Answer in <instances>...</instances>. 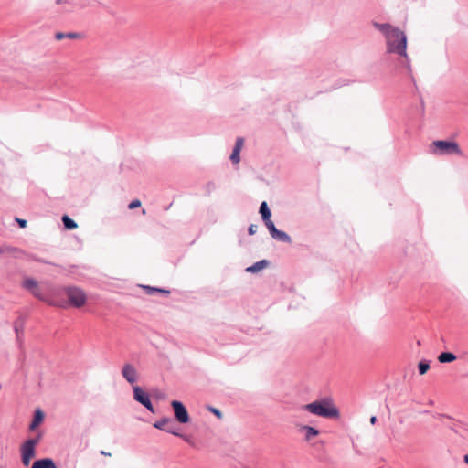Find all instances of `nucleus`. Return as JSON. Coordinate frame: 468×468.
<instances>
[{"mask_svg":"<svg viewBox=\"0 0 468 468\" xmlns=\"http://www.w3.org/2000/svg\"><path fill=\"white\" fill-rule=\"evenodd\" d=\"M165 431L168 432V433H171L175 436H177L179 435L180 432H178L175 428L173 427H167V429H165Z\"/></svg>","mask_w":468,"mask_h":468,"instance_id":"cd10ccee","label":"nucleus"},{"mask_svg":"<svg viewBox=\"0 0 468 468\" xmlns=\"http://www.w3.org/2000/svg\"><path fill=\"white\" fill-rule=\"evenodd\" d=\"M171 422V419L167 418V417H165V418H162L161 420L155 421L154 423V427L155 429H158V430H162V431H165V429H167V424Z\"/></svg>","mask_w":468,"mask_h":468,"instance_id":"a211bd4d","label":"nucleus"},{"mask_svg":"<svg viewBox=\"0 0 468 468\" xmlns=\"http://www.w3.org/2000/svg\"><path fill=\"white\" fill-rule=\"evenodd\" d=\"M24 325H25V321H24V319L22 317L17 318L14 322V330H15L16 335V340L19 343H21V341H22Z\"/></svg>","mask_w":468,"mask_h":468,"instance_id":"ddd939ff","label":"nucleus"},{"mask_svg":"<svg viewBox=\"0 0 468 468\" xmlns=\"http://www.w3.org/2000/svg\"><path fill=\"white\" fill-rule=\"evenodd\" d=\"M5 251H7V250H4V249H1V248H0V254L4 253V252H5Z\"/></svg>","mask_w":468,"mask_h":468,"instance_id":"4c0bfd02","label":"nucleus"},{"mask_svg":"<svg viewBox=\"0 0 468 468\" xmlns=\"http://www.w3.org/2000/svg\"><path fill=\"white\" fill-rule=\"evenodd\" d=\"M440 417H441V418H447V419H450V417H449V416L444 415V414H441V415H440Z\"/></svg>","mask_w":468,"mask_h":468,"instance_id":"e433bc0d","label":"nucleus"},{"mask_svg":"<svg viewBox=\"0 0 468 468\" xmlns=\"http://www.w3.org/2000/svg\"><path fill=\"white\" fill-rule=\"evenodd\" d=\"M431 151L435 155L456 154L463 155L460 145L453 141L437 140L431 143Z\"/></svg>","mask_w":468,"mask_h":468,"instance_id":"20e7f679","label":"nucleus"},{"mask_svg":"<svg viewBox=\"0 0 468 468\" xmlns=\"http://www.w3.org/2000/svg\"><path fill=\"white\" fill-rule=\"evenodd\" d=\"M171 406L174 410L175 418L179 423L186 424L189 422V414L187 412L186 408L182 402L178 400H173L171 402Z\"/></svg>","mask_w":468,"mask_h":468,"instance_id":"423d86ee","label":"nucleus"},{"mask_svg":"<svg viewBox=\"0 0 468 468\" xmlns=\"http://www.w3.org/2000/svg\"><path fill=\"white\" fill-rule=\"evenodd\" d=\"M268 230L270 231L271 236L280 241H289L290 237L283 231L278 230L274 225V223L270 219L269 221L264 222Z\"/></svg>","mask_w":468,"mask_h":468,"instance_id":"1a4fd4ad","label":"nucleus"},{"mask_svg":"<svg viewBox=\"0 0 468 468\" xmlns=\"http://www.w3.org/2000/svg\"><path fill=\"white\" fill-rule=\"evenodd\" d=\"M45 415L40 409H37L34 412V418L29 425L30 431H35L38 425L44 420Z\"/></svg>","mask_w":468,"mask_h":468,"instance_id":"f8f14e48","label":"nucleus"},{"mask_svg":"<svg viewBox=\"0 0 468 468\" xmlns=\"http://www.w3.org/2000/svg\"><path fill=\"white\" fill-rule=\"evenodd\" d=\"M122 375L125 378V380L130 384H134L138 378L137 370L133 365L129 363L123 365L122 369Z\"/></svg>","mask_w":468,"mask_h":468,"instance_id":"6e6552de","label":"nucleus"},{"mask_svg":"<svg viewBox=\"0 0 468 468\" xmlns=\"http://www.w3.org/2000/svg\"><path fill=\"white\" fill-rule=\"evenodd\" d=\"M22 457V463L25 466H28L29 465V463H30V460L32 459L31 457L29 456H26V455H21Z\"/></svg>","mask_w":468,"mask_h":468,"instance_id":"c85d7f7f","label":"nucleus"},{"mask_svg":"<svg viewBox=\"0 0 468 468\" xmlns=\"http://www.w3.org/2000/svg\"><path fill=\"white\" fill-rule=\"evenodd\" d=\"M100 453H101V455H104V456H111V453H110V452H105V451H103V450H102V451H101V452H100Z\"/></svg>","mask_w":468,"mask_h":468,"instance_id":"f704fd0d","label":"nucleus"},{"mask_svg":"<svg viewBox=\"0 0 468 468\" xmlns=\"http://www.w3.org/2000/svg\"><path fill=\"white\" fill-rule=\"evenodd\" d=\"M16 222L18 223V225L21 227V228H26L27 227V220L26 219H22V218H16Z\"/></svg>","mask_w":468,"mask_h":468,"instance_id":"7c9ffc66","label":"nucleus"},{"mask_svg":"<svg viewBox=\"0 0 468 468\" xmlns=\"http://www.w3.org/2000/svg\"><path fill=\"white\" fill-rule=\"evenodd\" d=\"M208 410L214 414L216 415L218 419H221L222 418V413L221 411L218 410V409H216V408H213V407H209Z\"/></svg>","mask_w":468,"mask_h":468,"instance_id":"bb28decb","label":"nucleus"},{"mask_svg":"<svg viewBox=\"0 0 468 468\" xmlns=\"http://www.w3.org/2000/svg\"><path fill=\"white\" fill-rule=\"evenodd\" d=\"M139 207H141V201L139 199L133 200L128 206L129 209H134Z\"/></svg>","mask_w":468,"mask_h":468,"instance_id":"a878e982","label":"nucleus"},{"mask_svg":"<svg viewBox=\"0 0 468 468\" xmlns=\"http://www.w3.org/2000/svg\"><path fill=\"white\" fill-rule=\"evenodd\" d=\"M376 421H377V417H376V416H372V417L370 418V423H371V424H375V423H376Z\"/></svg>","mask_w":468,"mask_h":468,"instance_id":"72a5a7b5","label":"nucleus"},{"mask_svg":"<svg viewBox=\"0 0 468 468\" xmlns=\"http://www.w3.org/2000/svg\"><path fill=\"white\" fill-rule=\"evenodd\" d=\"M463 461L465 463L468 464V454H465L464 457H463Z\"/></svg>","mask_w":468,"mask_h":468,"instance_id":"c9c22d12","label":"nucleus"},{"mask_svg":"<svg viewBox=\"0 0 468 468\" xmlns=\"http://www.w3.org/2000/svg\"><path fill=\"white\" fill-rule=\"evenodd\" d=\"M62 291L66 293L71 306L80 308L86 303L87 295L80 287L66 286L62 288Z\"/></svg>","mask_w":468,"mask_h":468,"instance_id":"39448f33","label":"nucleus"},{"mask_svg":"<svg viewBox=\"0 0 468 468\" xmlns=\"http://www.w3.org/2000/svg\"><path fill=\"white\" fill-rule=\"evenodd\" d=\"M142 288L145 291V292L149 295L153 294L154 292H161L168 295L170 293V291L165 289H161L157 287H152L148 285H143Z\"/></svg>","mask_w":468,"mask_h":468,"instance_id":"f3484780","label":"nucleus"},{"mask_svg":"<svg viewBox=\"0 0 468 468\" xmlns=\"http://www.w3.org/2000/svg\"><path fill=\"white\" fill-rule=\"evenodd\" d=\"M23 287L29 292L40 301H43L49 305L58 306L61 308H66L68 303L64 300H57L55 297H50L44 294L41 289L38 287L37 282L32 278H27L23 282Z\"/></svg>","mask_w":468,"mask_h":468,"instance_id":"7ed1b4c3","label":"nucleus"},{"mask_svg":"<svg viewBox=\"0 0 468 468\" xmlns=\"http://www.w3.org/2000/svg\"><path fill=\"white\" fill-rule=\"evenodd\" d=\"M133 399L144 406L151 412H154L149 395L145 393L140 387L133 386Z\"/></svg>","mask_w":468,"mask_h":468,"instance_id":"0eeeda50","label":"nucleus"},{"mask_svg":"<svg viewBox=\"0 0 468 468\" xmlns=\"http://www.w3.org/2000/svg\"><path fill=\"white\" fill-rule=\"evenodd\" d=\"M257 229H258L257 225H250V228H249V234L250 235L255 234L256 231H257Z\"/></svg>","mask_w":468,"mask_h":468,"instance_id":"c756f323","label":"nucleus"},{"mask_svg":"<svg viewBox=\"0 0 468 468\" xmlns=\"http://www.w3.org/2000/svg\"><path fill=\"white\" fill-rule=\"evenodd\" d=\"M430 368V364L427 361H420L418 365V369L420 375H424Z\"/></svg>","mask_w":468,"mask_h":468,"instance_id":"4be33fe9","label":"nucleus"},{"mask_svg":"<svg viewBox=\"0 0 468 468\" xmlns=\"http://www.w3.org/2000/svg\"><path fill=\"white\" fill-rule=\"evenodd\" d=\"M374 26L385 35L388 52L407 58V37L403 31L389 24L375 23Z\"/></svg>","mask_w":468,"mask_h":468,"instance_id":"f257e3e1","label":"nucleus"},{"mask_svg":"<svg viewBox=\"0 0 468 468\" xmlns=\"http://www.w3.org/2000/svg\"><path fill=\"white\" fill-rule=\"evenodd\" d=\"M450 429H451L452 431H453L454 432H456V433H460V431H459V429H458V425H457L456 423H454V424H452V426H450Z\"/></svg>","mask_w":468,"mask_h":468,"instance_id":"473e14b6","label":"nucleus"},{"mask_svg":"<svg viewBox=\"0 0 468 468\" xmlns=\"http://www.w3.org/2000/svg\"><path fill=\"white\" fill-rule=\"evenodd\" d=\"M239 153L240 151H238V149H233L232 154L230 155V160L234 164H238L240 161Z\"/></svg>","mask_w":468,"mask_h":468,"instance_id":"5701e85b","label":"nucleus"},{"mask_svg":"<svg viewBox=\"0 0 468 468\" xmlns=\"http://www.w3.org/2000/svg\"><path fill=\"white\" fill-rule=\"evenodd\" d=\"M267 265H250L246 268L247 272L257 273L263 270Z\"/></svg>","mask_w":468,"mask_h":468,"instance_id":"412c9836","label":"nucleus"},{"mask_svg":"<svg viewBox=\"0 0 468 468\" xmlns=\"http://www.w3.org/2000/svg\"><path fill=\"white\" fill-rule=\"evenodd\" d=\"M438 360L440 363H451L456 360V356L451 352H442L439 355Z\"/></svg>","mask_w":468,"mask_h":468,"instance_id":"2eb2a0df","label":"nucleus"},{"mask_svg":"<svg viewBox=\"0 0 468 468\" xmlns=\"http://www.w3.org/2000/svg\"><path fill=\"white\" fill-rule=\"evenodd\" d=\"M258 263L263 264V263H267V262L265 260H262V261H259Z\"/></svg>","mask_w":468,"mask_h":468,"instance_id":"58836bf2","label":"nucleus"},{"mask_svg":"<svg viewBox=\"0 0 468 468\" xmlns=\"http://www.w3.org/2000/svg\"><path fill=\"white\" fill-rule=\"evenodd\" d=\"M303 410L323 418L333 419L339 417L338 409L327 399L305 404L303 406Z\"/></svg>","mask_w":468,"mask_h":468,"instance_id":"f03ea898","label":"nucleus"},{"mask_svg":"<svg viewBox=\"0 0 468 468\" xmlns=\"http://www.w3.org/2000/svg\"><path fill=\"white\" fill-rule=\"evenodd\" d=\"M300 431L304 432V440L306 441H310L311 440H313L314 437H316L320 433V431L317 429H315L314 427H312V426H308V425L301 426Z\"/></svg>","mask_w":468,"mask_h":468,"instance_id":"9d476101","label":"nucleus"},{"mask_svg":"<svg viewBox=\"0 0 468 468\" xmlns=\"http://www.w3.org/2000/svg\"><path fill=\"white\" fill-rule=\"evenodd\" d=\"M31 468H58L55 462L50 458H43L33 463Z\"/></svg>","mask_w":468,"mask_h":468,"instance_id":"9b49d317","label":"nucleus"},{"mask_svg":"<svg viewBox=\"0 0 468 468\" xmlns=\"http://www.w3.org/2000/svg\"><path fill=\"white\" fill-rule=\"evenodd\" d=\"M178 437L182 438L186 442H190V438L187 435H185L183 433H179Z\"/></svg>","mask_w":468,"mask_h":468,"instance_id":"2f4dec72","label":"nucleus"},{"mask_svg":"<svg viewBox=\"0 0 468 468\" xmlns=\"http://www.w3.org/2000/svg\"><path fill=\"white\" fill-rule=\"evenodd\" d=\"M35 448L36 446L33 445V441H26L21 445V455H26L33 458L35 456Z\"/></svg>","mask_w":468,"mask_h":468,"instance_id":"4468645a","label":"nucleus"},{"mask_svg":"<svg viewBox=\"0 0 468 468\" xmlns=\"http://www.w3.org/2000/svg\"><path fill=\"white\" fill-rule=\"evenodd\" d=\"M42 433L38 432L34 438L27 440V441H33V445L37 446L42 439Z\"/></svg>","mask_w":468,"mask_h":468,"instance_id":"b1692460","label":"nucleus"},{"mask_svg":"<svg viewBox=\"0 0 468 468\" xmlns=\"http://www.w3.org/2000/svg\"><path fill=\"white\" fill-rule=\"evenodd\" d=\"M244 144V140L241 137L237 138L234 149H238V151H241Z\"/></svg>","mask_w":468,"mask_h":468,"instance_id":"393cba45","label":"nucleus"},{"mask_svg":"<svg viewBox=\"0 0 468 468\" xmlns=\"http://www.w3.org/2000/svg\"><path fill=\"white\" fill-rule=\"evenodd\" d=\"M77 37H79V34H77V33H72V32H70V33H62V32H58V33H56V34H55V38H56L57 40H58V41H59V40H62V39H64V38L75 39V38H77Z\"/></svg>","mask_w":468,"mask_h":468,"instance_id":"6ab92c4d","label":"nucleus"},{"mask_svg":"<svg viewBox=\"0 0 468 468\" xmlns=\"http://www.w3.org/2000/svg\"><path fill=\"white\" fill-rule=\"evenodd\" d=\"M62 221H63V224H64L65 228L68 229H76L78 227L77 224L75 223V221L72 220L67 215L62 217Z\"/></svg>","mask_w":468,"mask_h":468,"instance_id":"aec40b11","label":"nucleus"},{"mask_svg":"<svg viewBox=\"0 0 468 468\" xmlns=\"http://www.w3.org/2000/svg\"><path fill=\"white\" fill-rule=\"evenodd\" d=\"M260 213H261V218L264 222L269 221L271 219V210L269 209L268 205L265 201H263L261 204Z\"/></svg>","mask_w":468,"mask_h":468,"instance_id":"dca6fc26","label":"nucleus"}]
</instances>
